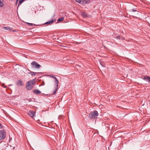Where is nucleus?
Returning <instances> with one entry per match:
<instances>
[{
    "label": "nucleus",
    "instance_id": "6ab92c4d",
    "mask_svg": "<svg viewBox=\"0 0 150 150\" xmlns=\"http://www.w3.org/2000/svg\"><path fill=\"white\" fill-rule=\"evenodd\" d=\"M105 127H107V128L109 127V125H108L107 123H105Z\"/></svg>",
    "mask_w": 150,
    "mask_h": 150
},
{
    "label": "nucleus",
    "instance_id": "4be33fe9",
    "mask_svg": "<svg viewBox=\"0 0 150 150\" xmlns=\"http://www.w3.org/2000/svg\"><path fill=\"white\" fill-rule=\"evenodd\" d=\"M100 64L103 67H105V66L103 64V63H102L100 62Z\"/></svg>",
    "mask_w": 150,
    "mask_h": 150
},
{
    "label": "nucleus",
    "instance_id": "4468645a",
    "mask_svg": "<svg viewBox=\"0 0 150 150\" xmlns=\"http://www.w3.org/2000/svg\"><path fill=\"white\" fill-rule=\"evenodd\" d=\"M3 28L5 30H11L10 27H4Z\"/></svg>",
    "mask_w": 150,
    "mask_h": 150
},
{
    "label": "nucleus",
    "instance_id": "bb28decb",
    "mask_svg": "<svg viewBox=\"0 0 150 150\" xmlns=\"http://www.w3.org/2000/svg\"><path fill=\"white\" fill-rule=\"evenodd\" d=\"M18 0H16V5H17V3H18Z\"/></svg>",
    "mask_w": 150,
    "mask_h": 150
},
{
    "label": "nucleus",
    "instance_id": "cd10ccee",
    "mask_svg": "<svg viewBox=\"0 0 150 150\" xmlns=\"http://www.w3.org/2000/svg\"><path fill=\"white\" fill-rule=\"evenodd\" d=\"M27 23L29 25L30 24V23Z\"/></svg>",
    "mask_w": 150,
    "mask_h": 150
},
{
    "label": "nucleus",
    "instance_id": "20e7f679",
    "mask_svg": "<svg viewBox=\"0 0 150 150\" xmlns=\"http://www.w3.org/2000/svg\"><path fill=\"white\" fill-rule=\"evenodd\" d=\"M31 64L32 67L33 68L38 69L41 67L40 65L35 61H33Z\"/></svg>",
    "mask_w": 150,
    "mask_h": 150
},
{
    "label": "nucleus",
    "instance_id": "7ed1b4c3",
    "mask_svg": "<svg viewBox=\"0 0 150 150\" xmlns=\"http://www.w3.org/2000/svg\"><path fill=\"white\" fill-rule=\"evenodd\" d=\"M6 134L5 131L3 129L0 130V140H3L6 137Z\"/></svg>",
    "mask_w": 150,
    "mask_h": 150
},
{
    "label": "nucleus",
    "instance_id": "f3484780",
    "mask_svg": "<svg viewBox=\"0 0 150 150\" xmlns=\"http://www.w3.org/2000/svg\"><path fill=\"white\" fill-rule=\"evenodd\" d=\"M64 17H61L59 18L57 20V21L58 22H62L64 20Z\"/></svg>",
    "mask_w": 150,
    "mask_h": 150
},
{
    "label": "nucleus",
    "instance_id": "393cba45",
    "mask_svg": "<svg viewBox=\"0 0 150 150\" xmlns=\"http://www.w3.org/2000/svg\"><path fill=\"white\" fill-rule=\"evenodd\" d=\"M124 39H125V38L124 37H121V39H121V40H124Z\"/></svg>",
    "mask_w": 150,
    "mask_h": 150
},
{
    "label": "nucleus",
    "instance_id": "f8f14e48",
    "mask_svg": "<svg viewBox=\"0 0 150 150\" xmlns=\"http://www.w3.org/2000/svg\"><path fill=\"white\" fill-rule=\"evenodd\" d=\"M75 1L81 4H83V1L81 0H75Z\"/></svg>",
    "mask_w": 150,
    "mask_h": 150
},
{
    "label": "nucleus",
    "instance_id": "dca6fc26",
    "mask_svg": "<svg viewBox=\"0 0 150 150\" xmlns=\"http://www.w3.org/2000/svg\"><path fill=\"white\" fill-rule=\"evenodd\" d=\"M3 0H0V7H3L4 5L3 4Z\"/></svg>",
    "mask_w": 150,
    "mask_h": 150
},
{
    "label": "nucleus",
    "instance_id": "f03ea898",
    "mask_svg": "<svg viewBox=\"0 0 150 150\" xmlns=\"http://www.w3.org/2000/svg\"><path fill=\"white\" fill-rule=\"evenodd\" d=\"M35 82L34 79L28 81L26 83V88L28 90H31L33 88V85Z\"/></svg>",
    "mask_w": 150,
    "mask_h": 150
},
{
    "label": "nucleus",
    "instance_id": "6e6552de",
    "mask_svg": "<svg viewBox=\"0 0 150 150\" xmlns=\"http://www.w3.org/2000/svg\"><path fill=\"white\" fill-rule=\"evenodd\" d=\"M33 92L35 94H40L42 93L41 91L38 89L33 91Z\"/></svg>",
    "mask_w": 150,
    "mask_h": 150
},
{
    "label": "nucleus",
    "instance_id": "a211bd4d",
    "mask_svg": "<svg viewBox=\"0 0 150 150\" xmlns=\"http://www.w3.org/2000/svg\"><path fill=\"white\" fill-rule=\"evenodd\" d=\"M116 38L118 40H120L121 39V37L119 35L116 37Z\"/></svg>",
    "mask_w": 150,
    "mask_h": 150
},
{
    "label": "nucleus",
    "instance_id": "9d476101",
    "mask_svg": "<svg viewBox=\"0 0 150 150\" xmlns=\"http://www.w3.org/2000/svg\"><path fill=\"white\" fill-rule=\"evenodd\" d=\"M81 15L83 18H84L87 17L88 16V15L87 13H84V12L82 13Z\"/></svg>",
    "mask_w": 150,
    "mask_h": 150
},
{
    "label": "nucleus",
    "instance_id": "b1692460",
    "mask_svg": "<svg viewBox=\"0 0 150 150\" xmlns=\"http://www.w3.org/2000/svg\"><path fill=\"white\" fill-rule=\"evenodd\" d=\"M4 83H3L2 84V86L4 88H6V86H4Z\"/></svg>",
    "mask_w": 150,
    "mask_h": 150
},
{
    "label": "nucleus",
    "instance_id": "1a4fd4ad",
    "mask_svg": "<svg viewBox=\"0 0 150 150\" xmlns=\"http://www.w3.org/2000/svg\"><path fill=\"white\" fill-rule=\"evenodd\" d=\"M28 70L30 71V72H28V74H31V75H36L38 73L37 72H31V71L29 69H28Z\"/></svg>",
    "mask_w": 150,
    "mask_h": 150
},
{
    "label": "nucleus",
    "instance_id": "5701e85b",
    "mask_svg": "<svg viewBox=\"0 0 150 150\" xmlns=\"http://www.w3.org/2000/svg\"><path fill=\"white\" fill-rule=\"evenodd\" d=\"M29 25H30V26H33L34 25H35L34 24H33V23H30V24Z\"/></svg>",
    "mask_w": 150,
    "mask_h": 150
},
{
    "label": "nucleus",
    "instance_id": "a878e982",
    "mask_svg": "<svg viewBox=\"0 0 150 150\" xmlns=\"http://www.w3.org/2000/svg\"><path fill=\"white\" fill-rule=\"evenodd\" d=\"M3 128V127L1 124L0 123V129H2Z\"/></svg>",
    "mask_w": 150,
    "mask_h": 150
},
{
    "label": "nucleus",
    "instance_id": "aec40b11",
    "mask_svg": "<svg viewBox=\"0 0 150 150\" xmlns=\"http://www.w3.org/2000/svg\"><path fill=\"white\" fill-rule=\"evenodd\" d=\"M50 76L51 77H52L53 78H54V79H55V78H56L54 76V75H50Z\"/></svg>",
    "mask_w": 150,
    "mask_h": 150
},
{
    "label": "nucleus",
    "instance_id": "f257e3e1",
    "mask_svg": "<svg viewBox=\"0 0 150 150\" xmlns=\"http://www.w3.org/2000/svg\"><path fill=\"white\" fill-rule=\"evenodd\" d=\"M98 115V112L96 110H94L91 112L90 114L88 115H87L86 117L88 118H90L91 119H94L97 118Z\"/></svg>",
    "mask_w": 150,
    "mask_h": 150
},
{
    "label": "nucleus",
    "instance_id": "39448f33",
    "mask_svg": "<svg viewBox=\"0 0 150 150\" xmlns=\"http://www.w3.org/2000/svg\"><path fill=\"white\" fill-rule=\"evenodd\" d=\"M55 85H56V86L55 87V90L53 93V94L54 95H55L56 94L58 88V84L59 82L57 78H55Z\"/></svg>",
    "mask_w": 150,
    "mask_h": 150
},
{
    "label": "nucleus",
    "instance_id": "0eeeda50",
    "mask_svg": "<svg viewBox=\"0 0 150 150\" xmlns=\"http://www.w3.org/2000/svg\"><path fill=\"white\" fill-rule=\"evenodd\" d=\"M143 79L146 81L148 82L149 84H150V77L147 76H146Z\"/></svg>",
    "mask_w": 150,
    "mask_h": 150
},
{
    "label": "nucleus",
    "instance_id": "ddd939ff",
    "mask_svg": "<svg viewBox=\"0 0 150 150\" xmlns=\"http://www.w3.org/2000/svg\"><path fill=\"white\" fill-rule=\"evenodd\" d=\"M83 4H86L90 3L91 1L90 0H83Z\"/></svg>",
    "mask_w": 150,
    "mask_h": 150
},
{
    "label": "nucleus",
    "instance_id": "9b49d317",
    "mask_svg": "<svg viewBox=\"0 0 150 150\" xmlns=\"http://www.w3.org/2000/svg\"><path fill=\"white\" fill-rule=\"evenodd\" d=\"M17 84L19 86H21L23 85L22 83V81H21L20 80H19L17 82Z\"/></svg>",
    "mask_w": 150,
    "mask_h": 150
},
{
    "label": "nucleus",
    "instance_id": "2eb2a0df",
    "mask_svg": "<svg viewBox=\"0 0 150 150\" xmlns=\"http://www.w3.org/2000/svg\"><path fill=\"white\" fill-rule=\"evenodd\" d=\"M53 22V20H52V21H49L46 22L45 23V24L49 25V24H50L52 23Z\"/></svg>",
    "mask_w": 150,
    "mask_h": 150
},
{
    "label": "nucleus",
    "instance_id": "412c9836",
    "mask_svg": "<svg viewBox=\"0 0 150 150\" xmlns=\"http://www.w3.org/2000/svg\"><path fill=\"white\" fill-rule=\"evenodd\" d=\"M132 11L133 12H135V11H137L136 9H134V8H133L132 9Z\"/></svg>",
    "mask_w": 150,
    "mask_h": 150
},
{
    "label": "nucleus",
    "instance_id": "423d86ee",
    "mask_svg": "<svg viewBox=\"0 0 150 150\" xmlns=\"http://www.w3.org/2000/svg\"><path fill=\"white\" fill-rule=\"evenodd\" d=\"M28 114L31 117L33 118L35 116V113L33 111L30 110L28 112Z\"/></svg>",
    "mask_w": 150,
    "mask_h": 150
}]
</instances>
